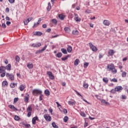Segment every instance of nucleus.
I'll return each instance as SVG.
<instances>
[{
	"label": "nucleus",
	"instance_id": "nucleus-48",
	"mask_svg": "<svg viewBox=\"0 0 128 128\" xmlns=\"http://www.w3.org/2000/svg\"><path fill=\"white\" fill-rule=\"evenodd\" d=\"M116 88H114V89H112L110 91V92L111 94H116Z\"/></svg>",
	"mask_w": 128,
	"mask_h": 128
},
{
	"label": "nucleus",
	"instance_id": "nucleus-26",
	"mask_svg": "<svg viewBox=\"0 0 128 128\" xmlns=\"http://www.w3.org/2000/svg\"><path fill=\"white\" fill-rule=\"evenodd\" d=\"M34 34V36H42V32H36Z\"/></svg>",
	"mask_w": 128,
	"mask_h": 128
},
{
	"label": "nucleus",
	"instance_id": "nucleus-12",
	"mask_svg": "<svg viewBox=\"0 0 128 128\" xmlns=\"http://www.w3.org/2000/svg\"><path fill=\"white\" fill-rule=\"evenodd\" d=\"M36 120L38 121V116H36L35 117L32 118V124H36Z\"/></svg>",
	"mask_w": 128,
	"mask_h": 128
},
{
	"label": "nucleus",
	"instance_id": "nucleus-25",
	"mask_svg": "<svg viewBox=\"0 0 128 128\" xmlns=\"http://www.w3.org/2000/svg\"><path fill=\"white\" fill-rule=\"evenodd\" d=\"M78 64H80V60L76 59L74 62V66H78Z\"/></svg>",
	"mask_w": 128,
	"mask_h": 128
},
{
	"label": "nucleus",
	"instance_id": "nucleus-37",
	"mask_svg": "<svg viewBox=\"0 0 128 128\" xmlns=\"http://www.w3.org/2000/svg\"><path fill=\"white\" fill-rule=\"evenodd\" d=\"M62 54L61 52H58V54H56V56L57 58H62Z\"/></svg>",
	"mask_w": 128,
	"mask_h": 128
},
{
	"label": "nucleus",
	"instance_id": "nucleus-54",
	"mask_svg": "<svg viewBox=\"0 0 128 128\" xmlns=\"http://www.w3.org/2000/svg\"><path fill=\"white\" fill-rule=\"evenodd\" d=\"M2 28H6V24L3 23L2 24Z\"/></svg>",
	"mask_w": 128,
	"mask_h": 128
},
{
	"label": "nucleus",
	"instance_id": "nucleus-58",
	"mask_svg": "<svg viewBox=\"0 0 128 128\" xmlns=\"http://www.w3.org/2000/svg\"><path fill=\"white\" fill-rule=\"evenodd\" d=\"M126 96L125 95H122V100H126Z\"/></svg>",
	"mask_w": 128,
	"mask_h": 128
},
{
	"label": "nucleus",
	"instance_id": "nucleus-52",
	"mask_svg": "<svg viewBox=\"0 0 128 128\" xmlns=\"http://www.w3.org/2000/svg\"><path fill=\"white\" fill-rule=\"evenodd\" d=\"M24 24H25V26H26L28 24V21L26 20H24Z\"/></svg>",
	"mask_w": 128,
	"mask_h": 128
},
{
	"label": "nucleus",
	"instance_id": "nucleus-16",
	"mask_svg": "<svg viewBox=\"0 0 128 128\" xmlns=\"http://www.w3.org/2000/svg\"><path fill=\"white\" fill-rule=\"evenodd\" d=\"M5 70H12V66L10 64H8L6 66H4Z\"/></svg>",
	"mask_w": 128,
	"mask_h": 128
},
{
	"label": "nucleus",
	"instance_id": "nucleus-18",
	"mask_svg": "<svg viewBox=\"0 0 128 128\" xmlns=\"http://www.w3.org/2000/svg\"><path fill=\"white\" fill-rule=\"evenodd\" d=\"M8 108H11V110H18V108H16L14 107V106L12 104L9 105Z\"/></svg>",
	"mask_w": 128,
	"mask_h": 128
},
{
	"label": "nucleus",
	"instance_id": "nucleus-15",
	"mask_svg": "<svg viewBox=\"0 0 128 128\" xmlns=\"http://www.w3.org/2000/svg\"><path fill=\"white\" fill-rule=\"evenodd\" d=\"M103 24L104 26H108L110 24V22L108 20H104Z\"/></svg>",
	"mask_w": 128,
	"mask_h": 128
},
{
	"label": "nucleus",
	"instance_id": "nucleus-43",
	"mask_svg": "<svg viewBox=\"0 0 128 128\" xmlns=\"http://www.w3.org/2000/svg\"><path fill=\"white\" fill-rule=\"evenodd\" d=\"M68 55L64 58H62V60H64V61L66 60H68Z\"/></svg>",
	"mask_w": 128,
	"mask_h": 128
},
{
	"label": "nucleus",
	"instance_id": "nucleus-4",
	"mask_svg": "<svg viewBox=\"0 0 128 128\" xmlns=\"http://www.w3.org/2000/svg\"><path fill=\"white\" fill-rule=\"evenodd\" d=\"M26 112H28L27 116L28 118H30V116H32V106H29L28 107Z\"/></svg>",
	"mask_w": 128,
	"mask_h": 128
},
{
	"label": "nucleus",
	"instance_id": "nucleus-19",
	"mask_svg": "<svg viewBox=\"0 0 128 128\" xmlns=\"http://www.w3.org/2000/svg\"><path fill=\"white\" fill-rule=\"evenodd\" d=\"M27 67L29 70H32L34 68V64H32L28 63L27 64Z\"/></svg>",
	"mask_w": 128,
	"mask_h": 128
},
{
	"label": "nucleus",
	"instance_id": "nucleus-38",
	"mask_svg": "<svg viewBox=\"0 0 128 128\" xmlns=\"http://www.w3.org/2000/svg\"><path fill=\"white\" fill-rule=\"evenodd\" d=\"M52 6H50V2L48 3V8H47V10L50 11V8Z\"/></svg>",
	"mask_w": 128,
	"mask_h": 128
},
{
	"label": "nucleus",
	"instance_id": "nucleus-3",
	"mask_svg": "<svg viewBox=\"0 0 128 128\" xmlns=\"http://www.w3.org/2000/svg\"><path fill=\"white\" fill-rule=\"evenodd\" d=\"M32 94L33 96H38V94H42V91L38 89H34L32 90Z\"/></svg>",
	"mask_w": 128,
	"mask_h": 128
},
{
	"label": "nucleus",
	"instance_id": "nucleus-29",
	"mask_svg": "<svg viewBox=\"0 0 128 128\" xmlns=\"http://www.w3.org/2000/svg\"><path fill=\"white\" fill-rule=\"evenodd\" d=\"M58 18H60L62 20H64V16L62 15V14H60L58 15Z\"/></svg>",
	"mask_w": 128,
	"mask_h": 128
},
{
	"label": "nucleus",
	"instance_id": "nucleus-28",
	"mask_svg": "<svg viewBox=\"0 0 128 128\" xmlns=\"http://www.w3.org/2000/svg\"><path fill=\"white\" fill-rule=\"evenodd\" d=\"M61 52H62V54H68V52L64 48H61Z\"/></svg>",
	"mask_w": 128,
	"mask_h": 128
},
{
	"label": "nucleus",
	"instance_id": "nucleus-22",
	"mask_svg": "<svg viewBox=\"0 0 128 128\" xmlns=\"http://www.w3.org/2000/svg\"><path fill=\"white\" fill-rule=\"evenodd\" d=\"M72 48L70 46H68L67 48V52H72Z\"/></svg>",
	"mask_w": 128,
	"mask_h": 128
},
{
	"label": "nucleus",
	"instance_id": "nucleus-13",
	"mask_svg": "<svg viewBox=\"0 0 128 128\" xmlns=\"http://www.w3.org/2000/svg\"><path fill=\"white\" fill-rule=\"evenodd\" d=\"M122 86H117L115 88V90L116 92H122Z\"/></svg>",
	"mask_w": 128,
	"mask_h": 128
},
{
	"label": "nucleus",
	"instance_id": "nucleus-2",
	"mask_svg": "<svg viewBox=\"0 0 128 128\" xmlns=\"http://www.w3.org/2000/svg\"><path fill=\"white\" fill-rule=\"evenodd\" d=\"M6 68L4 66H0V74L1 78H4L6 76Z\"/></svg>",
	"mask_w": 128,
	"mask_h": 128
},
{
	"label": "nucleus",
	"instance_id": "nucleus-1",
	"mask_svg": "<svg viewBox=\"0 0 128 128\" xmlns=\"http://www.w3.org/2000/svg\"><path fill=\"white\" fill-rule=\"evenodd\" d=\"M107 70L108 72H112V74H114L118 72V70L116 69V67H114V64H110L107 66Z\"/></svg>",
	"mask_w": 128,
	"mask_h": 128
},
{
	"label": "nucleus",
	"instance_id": "nucleus-30",
	"mask_svg": "<svg viewBox=\"0 0 128 128\" xmlns=\"http://www.w3.org/2000/svg\"><path fill=\"white\" fill-rule=\"evenodd\" d=\"M101 102L102 104H108V102H106V100H101Z\"/></svg>",
	"mask_w": 128,
	"mask_h": 128
},
{
	"label": "nucleus",
	"instance_id": "nucleus-53",
	"mask_svg": "<svg viewBox=\"0 0 128 128\" xmlns=\"http://www.w3.org/2000/svg\"><path fill=\"white\" fill-rule=\"evenodd\" d=\"M38 26H39V24L38 23L37 24L34 23V25L33 26V28H36V27Z\"/></svg>",
	"mask_w": 128,
	"mask_h": 128
},
{
	"label": "nucleus",
	"instance_id": "nucleus-47",
	"mask_svg": "<svg viewBox=\"0 0 128 128\" xmlns=\"http://www.w3.org/2000/svg\"><path fill=\"white\" fill-rule=\"evenodd\" d=\"M42 96H43V95L41 93L40 94V98H39V100L40 102L42 100Z\"/></svg>",
	"mask_w": 128,
	"mask_h": 128
},
{
	"label": "nucleus",
	"instance_id": "nucleus-11",
	"mask_svg": "<svg viewBox=\"0 0 128 128\" xmlns=\"http://www.w3.org/2000/svg\"><path fill=\"white\" fill-rule=\"evenodd\" d=\"M115 52H114V50H110L108 52V56H112L114 54Z\"/></svg>",
	"mask_w": 128,
	"mask_h": 128
},
{
	"label": "nucleus",
	"instance_id": "nucleus-46",
	"mask_svg": "<svg viewBox=\"0 0 128 128\" xmlns=\"http://www.w3.org/2000/svg\"><path fill=\"white\" fill-rule=\"evenodd\" d=\"M64 30L66 32H68L70 30V29L68 28H65Z\"/></svg>",
	"mask_w": 128,
	"mask_h": 128
},
{
	"label": "nucleus",
	"instance_id": "nucleus-36",
	"mask_svg": "<svg viewBox=\"0 0 128 128\" xmlns=\"http://www.w3.org/2000/svg\"><path fill=\"white\" fill-rule=\"evenodd\" d=\"M83 86L85 88H88V84L86 83V82H84Z\"/></svg>",
	"mask_w": 128,
	"mask_h": 128
},
{
	"label": "nucleus",
	"instance_id": "nucleus-59",
	"mask_svg": "<svg viewBox=\"0 0 128 128\" xmlns=\"http://www.w3.org/2000/svg\"><path fill=\"white\" fill-rule=\"evenodd\" d=\"M56 104H57L58 108H60V106H62V105L58 103V102H56Z\"/></svg>",
	"mask_w": 128,
	"mask_h": 128
},
{
	"label": "nucleus",
	"instance_id": "nucleus-8",
	"mask_svg": "<svg viewBox=\"0 0 128 128\" xmlns=\"http://www.w3.org/2000/svg\"><path fill=\"white\" fill-rule=\"evenodd\" d=\"M89 46L92 52H96V50H98V48H96V46H94L92 42L89 43Z\"/></svg>",
	"mask_w": 128,
	"mask_h": 128
},
{
	"label": "nucleus",
	"instance_id": "nucleus-49",
	"mask_svg": "<svg viewBox=\"0 0 128 128\" xmlns=\"http://www.w3.org/2000/svg\"><path fill=\"white\" fill-rule=\"evenodd\" d=\"M18 102V98H14V104H16V102Z\"/></svg>",
	"mask_w": 128,
	"mask_h": 128
},
{
	"label": "nucleus",
	"instance_id": "nucleus-7",
	"mask_svg": "<svg viewBox=\"0 0 128 128\" xmlns=\"http://www.w3.org/2000/svg\"><path fill=\"white\" fill-rule=\"evenodd\" d=\"M46 74H48L50 80H54V76L52 74V72L50 71L47 72Z\"/></svg>",
	"mask_w": 128,
	"mask_h": 128
},
{
	"label": "nucleus",
	"instance_id": "nucleus-21",
	"mask_svg": "<svg viewBox=\"0 0 128 128\" xmlns=\"http://www.w3.org/2000/svg\"><path fill=\"white\" fill-rule=\"evenodd\" d=\"M26 88V85L22 84L20 86V90L21 92H22Z\"/></svg>",
	"mask_w": 128,
	"mask_h": 128
},
{
	"label": "nucleus",
	"instance_id": "nucleus-57",
	"mask_svg": "<svg viewBox=\"0 0 128 128\" xmlns=\"http://www.w3.org/2000/svg\"><path fill=\"white\" fill-rule=\"evenodd\" d=\"M9 2H10V4H14V0H8Z\"/></svg>",
	"mask_w": 128,
	"mask_h": 128
},
{
	"label": "nucleus",
	"instance_id": "nucleus-39",
	"mask_svg": "<svg viewBox=\"0 0 128 128\" xmlns=\"http://www.w3.org/2000/svg\"><path fill=\"white\" fill-rule=\"evenodd\" d=\"M23 126H24L25 128H30V124H26L24 123H22Z\"/></svg>",
	"mask_w": 128,
	"mask_h": 128
},
{
	"label": "nucleus",
	"instance_id": "nucleus-60",
	"mask_svg": "<svg viewBox=\"0 0 128 128\" xmlns=\"http://www.w3.org/2000/svg\"><path fill=\"white\" fill-rule=\"evenodd\" d=\"M6 12H10V8H6Z\"/></svg>",
	"mask_w": 128,
	"mask_h": 128
},
{
	"label": "nucleus",
	"instance_id": "nucleus-31",
	"mask_svg": "<svg viewBox=\"0 0 128 128\" xmlns=\"http://www.w3.org/2000/svg\"><path fill=\"white\" fill-rule=\"evenodd\" d=\"M52 126L54 128H58V126L55 122H52Z\"/></svg>",
	"mask_w": 128,
	"mask_h": 128
},
{
	"label": "nucleus",
	"instance_id": "nucleus-41",
	"mask_svg": "<svg viewBox=\"0 0 128 128\" xmlns=\"http://www.w3.org/2000/svg\"><path fill=\"white\" fill-rule=\"evenodd\" d=\"M110 82H118V79L114 78L110 80Z\"/></svg>",
	"mask_w": 128,
	"mask_h": 128
},
{
	"label": "nucleus",
	"instance_id": "nucleus-64",
	"mask_svg": "<svg viewBox=\"0 0 128 128\" xmlns=\"http://www.w3.org/2000/svg\"><path fill=\"white\" fill-rule=\"evenodd\" d=\"M104 56V55H102V54H99V58H102Z\"/></svg>",
	"mask_w": 128,
	"mask_h": 128
},
{
	"label": "nucleus",
	"instance_id": "nucleus-5",
	"mask_svg": "<svg viewBox=\"0 0 128 128\" xmlns=\"http://www.w3.org/2000/svg\"><path fill=\"white\" fill-rule=\"evenodd\" d=\"M44 118H45L46 122H52V116H50L48 114H44Z\"/></svg>",
	"mask_w": 128,
	"mask_h": 128
},
{
	"label": "nucleus",
	"instance_id": "nucleus-27",
	"mask_svg": "<svg viewBox=\"0 0 128 128\" xmlns=\"http://www.w3.org/2000/svg\"><path fill=\"white\" fill-rule=\"evenodd\" d=\"M72 34H74V36H78V30H74L72 32Z\"/></svg>",
	"mask_w": 128,
	"mask_h": 128
},
{
	"label": "nucleus",
	"instance_id": "nucleus-24",
	"mask_svg": "<svg viewBox=\"0 0 128 128\" xmlns=\"http://www.w3.org/2000/svg\"><path fill=\"white\" fill-rule=\"evenodd\" d=\"M102 81L105 84H108V78H102Z\"/></svg>",
	"mask_w": 128,
	"mask_h": 128
},
{
	"label": "nucleus",
	"instance_id": "nucleus-20",
	"mask_svg": "<svg viewBox=\"0 0 128 128\" xmlns=\"http://www.w3.org/2000/svg\"><path fill=\"white\" fill-rule=\"evenodd\" d=\"M42 46V44L40 42H38L36 44H32V46H34V48H38V46Z\"/></svg>",
	"mask_w": 128,
	"mask_h": 128
},
{
	"label": "nucleus",
	"instance_id": "nucleus-50",
	"mask_svg": "<svg viewBox=\"0 0 128 128\" xmlns=\"http://www.w3.org/2000/svg\"><path fill=\"white\" fill-rule=\"evenodd\" d=\"M80 114H81L82 116H84V118H86V115L85 112H81Z\"/></svg>",
	"mask_w": 128,
	"mask_h": 128
},
{
	"label": "nucleus",
	"instance_id": "nucleus-9",
	"mask_svg": "<svg viewBox=\"0 0 128 128\" xmlns=\"http://www.w3.org/2000/svg\"><path fill=\"white\" fill-rule=\"evenodd\" d=\"M46 48H48V45H45V46L43 48L38 50L36 52V54H42V52H44L46 50Z\"/></svg>",
	"mask_w": 128,
	"mask_h": 128
},
{
	"label": "nucleus",
	"instance_id": "nucleus-23",
	"mask_svg": "<svg viewBox=\"0 0 128 128\" xmlns=\"http://www.w3.org/2000/svg\"><path fill=\"white\" fill-rule=\"evenodd\" d=\"M44 94H45L46 96H50V90H44Z\"/></svg>",
	"mask_w": 128,
	"mask_h": 128
},
{
	"label": "nucleus",
	"instance_id": "nucleus-32",
	"mask_svg": "<svg viewBox=\"0 0 128 128\" xmlns=\"http://www.w3.org/2000/svg\"><path fill=\"white\" fill-rule=\"evenodd\" d=\"M68 120V116H65L64 118V122H66Z\"/></svg>",
	"mask_w": 128,
	"mask_h": 128
},
{
	"label": "nucleus",
	"instance_id": "nucleus-34",
	"mask_svg": "<svg viewBox=\"0 0 128 128\" xmlns=\"http://www.w3.org/2000/svg\"><path fill=\"white\" fill-rule=\"evenodd\" d=\"M88 64H89V63L88 62H84V68H86L88 66Z\"/></svg>",
	"mask_w": 128,
	"mask_h": 128
},
{
	"label": "nucleus",
	"instance_id": "nucleus-14",
	"mask_svg": "<svg viewBox=\"0 0 128 128\" xmlns=\"http://www.w3.org/2000/svg\"><path fill=\"white\" fill-rule=\"evenodd\" d=\"M8 81L6 80H4L2 82V86L3 88H6V86H8Z\"/></svg>",
	"mask_w": 128,
	"mask_h": 128
},
{
	"label": "nucleus",
	"instance_id": "nucleus-44",
	"mask_svg": "<svg viewBox=\"0 0 128 128\" xmlns=\"http://www.w3.org/2000/svg\"><path fill=\"white\" fill-rule=\"evenodd\" d=\"M122 78H126V72H123L122 74Z\"/></svg>",
	"mask_w": 128,
	"mask_h": 128
},
{
	"label": "nucleus",
	"instance_id": "nucleus-51",
	"mask_svg": "<svg viewBox=\"0 0 128 128\" xmlns=\"http://www.w3.org/2000/svg\"><path fill=\"white\" fill-rule=\"evenodd\" d=\"M25 102H28V96H26L24 98Z\"/></svg>",
	"mask_w": 128,
	"mask_h": 128
},
{
	"label": "nucleus",
	"instance_id": "nucleus-6",
	"mask_svg": "<svg viewBox=\"0 0 128 128\" xmlns=\"http://www.w3.org/2000/svg\"><path fill=\"white\" fill-rule=\"evenodd\" d=\"M6 78H9L10 80H14V74H10L9 73H6Z\"/></svg>",
	"mask_w": 128,
	"mask_h": 128
},
{
	"label": "nucleus",
	"instance_id": "nucleus-10",
	"mask_svg": "<svg viewBox=\"0 0 128 128\" xmlns=\"http://www.w3.org/2000/svg\"><path fill=\"white\" fill-rule=\"evenodd\" d=\"M76 104V102L74 99H70V100L68 102V104L69 106H74Z\"/></svg>",
	"mask_w": 128,
	"mask_h": 128
},
{
	"label": "nucleus",
	"instance_id": "nucleus-40",
	"mask_svg": "<svg viewBox=\"0 0 128 128\" xmlns=\"http://www.w3.org/2000/svg\"><path fill=\"white\" fill-rule=\"evenodd\" d=\"M10 88H16V84L15 83H11L10 84Z\"/></svg>",
	"mask_w": 128,
	"mask_h": 128
},
{
	"label": "nucleus",
	"instance_id": "nucleus-56",
	"mask_svg": "<svg viewBox=\"0 0 128 128\" xmlns=\"http://www.w3.org/2000/svg\"><path fill=\"white\" fill-rule=\"evenodd\" d=\"M40 22H42V18H40L38 20V22H37V24H40Z\"/></svg>",
	"mask_w": 128,
	"mask_h": 128
},
{
	"label": "nucleus",
	"instance_id": "nucleus-33",
	"mask_svg": "<svg viewBox=\"0 0 128 128\" xmlns=\"http://www.w3.org/2000/svg\"><path fill=\"white\" fill-rule=\"evenodd\" d=\"M15 60L18 62H20V56H16Z\"/></svg>",
	"mask_w": 128,
	"mask_h": 128
},
{
	"label": "nucleus",
	"instance_id": "nucleus-55",
	"mask_svg": "<svg viewBox=\"0 0 128 128\" xmlns=\"http://www.w3.org/2000/svg\"><path fill=\"white\" fill-rule=\"evenodd\" d=\"M64 114H68V110L66 108H64L63 110Z\"/></svg>",
	"mask_w": 128,
	"mask_h": 128
},
{
	"label": "nucleus",
	"instance_id": "nucleus-45",
	"mask_svg": "<svg viewBox=\"0 0 128 128\" xmlns=\"http://www.w3.org/2000/svg\"><path fill=\"white\" fill-rule=\"evenodd\" d=\"M52 22H53V24H58V21L56 20V19H53L52 20Z\"/></svg>",
	"mask_w": 128,
	"mask_h": 128
},
{
	"label": "nucleus",
	"instance_id": "nucleus-62",
	"mask_svg": "<svg viewBox=\"0 0 128 128\" xmlns=\"http://www.w3.org/2000/svg\"><path fill=\"white\" fill-rule=\"evenodd\" d=\"M46 27H47L46 24H44L42 25L43 28H46Z\"/></svg>",
	"mask_w": 128,
	"mask_h": 128
},
{
	"label": "nucleus",
	"instance_id": "nucleus-63",
	"mask_svg": "<svg viewBox=\"0 0 128 128\" xmlns=\"http://www.w3.org/2000/svg\"><path fill=\"white\" fill-rule=\"evenodd\" d=\"M32 20V18H30L27 19L28 22H30V20Z\"/></svg>",
	"mask_w": 128,
	"mask_h": 128
},
{
	"label": "nucleus",
	"instance_id": "nucleus-42",
	"mask_svg": "<svg viewBox=\"0 0 128 128\" xmlns=\"http://www.w3.org/2000/svg\"><path fill=\"white\" fill-rule=\"evenodd\" d=\"M14 120H20V116H15Z\"/></svg>",
	"mask_w": 128,
	"mask_h": 128
},
{
	"label": "nucleus",
	"instance_id": "nucleus-17",
	"mask_svg": "<svg viewBox=\"0 0 128 128\" xmlns=\"http://www.w3.org/2000/svg\"><path fill=\"white\" fill-rule=\"evenodd\" d=\"M75 16H76V17H74V20H76V22H80L81 19H80V18H79L78 16V14H75Z\"/></svg>",
	"mask_w": 128,
	"mask_h": 128
},
{
	"label": "nucleus",
	"instance_id": "nucleus-61",
	"mask_svg": "<svg viewBox=\"0 0 128 128\" xmlns=\"http://www.w3.org/2000/svg\"><path fill=\"white\" fill-rule=\"evenodd\" d=\"M10 24H12V22H10L7 21L6 22V24L7 26H10Z\"/></svg>",
	"mask_w": 128,
	"mask_h": 128
},
{
	"label": "nucleus",
	"instance_id": "nucleus-35",
	"mask_svg": "<svg viewBox=\"0 0 128 128\" xmlns=\"http://www.w3.org/2000/svg\"><path fill=\"white\" fill-rule=\"evenodd\" d=\"M75 92H76V94H78V96H81V98H84V97L82 96V94H80L76 90H74Z\"/></svg>",
	"mask_w": 128,
	"mask_h": 128
}]
</instances>
